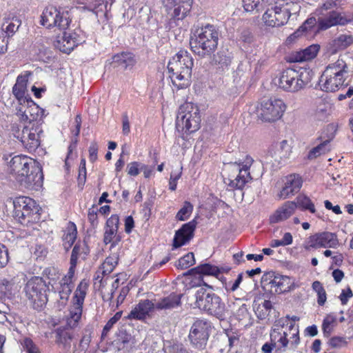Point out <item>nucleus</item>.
Returning <instances> with one entry per match:
<instances>
[{
  "mask_svg": "<svg viewBox=\"0 0 353 353\" xmlns=\"http://www.w3.org/2000/svg\"><path fill=\"white\" fill-rule=\"evenodd\" d=\"M10 168L21 188L39 190L43 185L42 168L34 159L25 155H16L10 160Z\"/></svg>",
  "mask_w": 353,
  "mask_h": 353,
  "instance_id": "obj_1",
  "label": "nucleus"
},
{
  "mask_svg": "<svg viewBox=\"0 0 353 353\" xmlns=\"http://www.w3.org/2000/svg\"><path fill=\"white\" fill-rule=\"evenodd\" d=\"M270 340L274 347L285 352L288 345L294 350L300 343L299 325L289 323V316L277 319L270 331Z\"/></svg>",
  "mask_w": 353,
  "mask_h": 353,
  "instance_id": "obj_2",
  "label": "nucleus"
},
{
  "mask_svg": "<svg viewBox=\"0 0 353 353\" xmlns=\"http://www.w3.org/2000/svg\"><path fill=\"white\" fill-rule=\"evenodd\" d=\"M192 66L193 59L186 50L179 51L169 61V77L177 89H183L190 85Z\"/></svg>",
  "mask_w": 353,
  "mask_h": 353,
  "instance_id": "obj_3",
  "label": "nucleus"
},
{
  "mask_svg": "<svg viewBox=\"0 0 353 353\" xmlns=\"http://www.w3.org/2000/svg\"><path fill=\"white\" fill-rule=\"evenodd\" d=\"M348 63L343 59L329 64L319 79V86L325 92H335L345 83L349 77Z\"/></svg>",
  "mask_w": 353,
  "mask_h": 353,
  "instance_id": "obj_4",
  "label": "nucleus"
},
{
  "mask_svg": "<svg viewBox=\"0 0 353 353\" xmlns=\"http://www.w3.org/2000/svg\"><path fill=\"white\" fill-rule=\"evenodd\" d=\"M194 37L190 41V46L199 56L210 55L217 48L219 32L214 26L207 24L201 27L196 31Z\"/></svg>",
  "mask_w": 353,
  "mask_h": 353,
  "instance_id": "obj_5",
  "label": "nucleus"
},
{
  "mask_svg": "<svg viewBox=\"0 0 353 353\" xmlns=\"http://www.w3.org/2000/svg\"><path fill=\"white\" fill-rule=\"evenodd\" d=\"M313 72L307 68L296 70L287 68L280 73L276 83L284 91L296 92L305 87L312 79Z\"/></svg>",
  "mask_w": 353,
  "mask_h": 353,
  "instance_id": "obj_6",
  "label": "nucleus"
},
{
  "mask_svg": "<svg viewBox=\"0 0 353 353\" xmlns=\"http://www.w3.org/2000/svg\"><path fill=\"white\" fill-rule=\"evenodd\" d=\"M201 117L197 106L192 103L182 104L176 119V128L178 131H185L190 134L200 128Z\"/></svg>",
  "mask_w": 353,
  "mask_h": 353,
  "instance_id": "obj_7",
  "label": "nucleus"
},
{
  "mask_svg": "<svg viewBox=\"0 0 353 353\" xmlns=\"http://www.w3.org/2000/svg\"><path fill=\"white\" fill-rule=\"evenodd\" d=\"M194 297V307H197L219 319L223 317L225 305L218 295L201 288L196 291Z\"/></svg>",
  "mask_w": 353,
  "mask_h": 353,
  "instance_id": "obj_8",
  "label": "nucleus"
},
{
  "mask_svg": "<svg viewBox=\"0 0 353 353\" xmlns=\"http://www.w3.org/2000/svg\"><path fill=\"white\" fill-rule=\"evenodd\" d=\"M252 163V158L247 156L242 163H237L235 162L228 163V168L234 172H238V174L236 175H230L228 178H225V183L232 189H243L245 184L252 180L249 169Z\"/></svg>",
  "mask_w": 353,
  "mask_h": 353,
  "instance_id": "obj_9",
  "label": "nucleus"
},
{
  "mask_svg": "<svg viewBox=\"0 0 353 353\" xmlns=\"http://www.w3.org/2000/svg\"><path fill=\"white\" fill-rule=\"evenodd\" d=\"M49 290L46 281L39 276L30 279L24 288L26 296L37 309H41L47 303V291Z\"/></svg>",
  "mask_w": 353,
  "mask_h": 353,
  "instance_id": "obj_10",
  "label": "nucleus"
},
{
  "mask_svg": "<svg viewBox=\"0 0 353 353\" xmlns=\"http://www.w3.org/2000/svg\"><path fill=\"white\" fill-rule=\"evenodd\" d=\"M261 285L272 294L288 292L294 284L292 279L273 271L265 273L261 278Z\"/></svg>",
  "mask_w": 353,
  "mask_h": 353,
  "instance_id": "obj_11",
  "label": "nucleus"
},
{
  "mask_svg": "<svg viewBox=\"0 0 353 353\" xmlns=\"http://www.w3.org/2000/svg\"><path fill=\"white\" fill-rule=\"evenodd\" d=\"M89 282L86 279L81 281L73 297L72 305L70 309V314L67 319V325L70 328L77 327L81 318L83 305L87 294Z\"/></svg>",
  "mask_w": 353,
  "mask_h": 353,
  "instance_id": "obj_12",
  "label": "nucleus"
},
{
  "mask_svg": "<svg viewBox=\"0 0 353 353\" xmlns=\"http://www.w3.org/2000/svg\"><path fill=\"white\" fill-rule=\"evenodd\" d=\"M292 5L276 2L274 6L268 8L263 15L264 23L270 27H279L285 24L290 17ZM296 7L297 5H292Z\"/></svg>",
  "mask_w": 353,
  "mask_h": 353,
  "instance_id": "obj_13",
  "label": "nucleus"
},
{
  "mask_svg": "<svg viewBox=\"0 0 353 353\" xmlns=\"http://www.w3.org/2000/svg\"><path fill=\"white\" fill-rule=\"evenodd\" d=\"M285 110V105L281 99H266L261 102L258 115L263 121L274 122L282 117Z\"/></svg>",
  "mask_w": 353,
  "mask_h": 353,
  "instance_id": "obj_14",
  "label": "nucleus"
},
{
  "mask_svg": "<svg viewBox=\"0 0 353 353\" xmlns=\"http://www.w3.org/2000/svg\"><path fill=\"white\" fill-rule=\"evenodd\" d=\"M41 24L48 28L57 27L60 30H66L70 23L68 12H61L54 6H48L43 11Z\"/></svg>",
  "mask_w": 353,
  "mask_h": 353,
  "instance_id": "obj_15",
  "label": "nucleus"
},
{
  "mask_svg": "<svg viewBox=\"0 0 353 353\" xmlns=\"http://www.w3.org/2000/svg\"><path fill=\"white\" fill-rule=\"evenodd\" d=\"M42 132L39 124H31L25 125L21 132H18L14 136L27 150L33 152L40 145V134Z\"/></svg>",
  "mask_w": 353,
  "mask_h": 353,
  "instance_id": "obj_16",
  "label": "nucleus"
},
{
  "mask_svg": "<svg viewBox=\"0 0 353 353\" xmlns=\"http://www.w3.org/2000/svg\"><path fill=\"white\" fill-rule=\"evenodd\" d=\"M339 240L335 233L330 232H323L316 233L311 235L304 245L305 250H309L311 248H335L339 245Z\"/></svg>",
  "mask_w": 353,
  "mask_h": 353,
  "instance_id": "obj_17",
  "label": "nucleus"
},
{
  "mask_svg": "<svg viewBox=\"0 0 353 353\" xmlns=\"http://www.w3.org/2000/svg\"><path fill=\"white\" fill-rule=\"evenodd\" d=\"M210 325L204 320L196 321L191 327L189 339L196 348L205 347L209 337Z\"/></svg>",
  "mask_w": 353,
  "mask_h": 353,
  "instance_id": "obj_18",
  "label": "nucleus"
},
{
  "mask_svg": "<svg viewBox=\"0 0 353 353\" xmlns=\"http://www.w3.org/2000/svg\"><path fill=\"white\" fill-rule=\"evenodd\" d=\"M77 263L70 262V267L66 275L61 278L58 283L60 285V290H59V299L58 300V307L59 310H61L66 305L69 296L72 292L73 288L72 278L74 275L75 268Z\"/></svg>",
  "mask_w": 353,
  "mask_h": 353,
  "instance_id": "obj_19",
  "label": "nucleus"
},
{
  "mask_svg": "<svg viewBox=\"0 0 353 353\" xmlns=\"http://www.w3.org/2000/svg\"><path fill=\"white\" fill-rule=\"evenodd\" d=\"M38 112V106H37L30 97H29V100L25 104L19 105V108H17V115L21 121L26 122L28 125L38 124V122L36 121Z\"/></svg>",
  "mask_w": 353,
  "mask_h": 353,
  "instance_id": "obj_20",
  "label": "nucleus"
},
{
  "mask_svg": "<svg viewBox=\"0 0 353 353\" xmlns=\"http://www.w3.org/2000/svg\"><path fill=\"white\" fill-rule=\"evenodd\" d=\"M193 0H162L163 6L169 10L173 9L172 16L182 20L190 11Z\"/></svg>",
  "mask_w": 353,
  "mask_h": 353,
  "instance_id": "obj_21",
  "label": "nucleus"
},
{
  "mask_svg": "<svg viewBox=\"0 0 353 353\" xmlns=\"http://www.w3.org/2000/svg\"><path fill=\"white\" fill-rule=\"evenodd\" d=\"M196 226V221L192 220L185 223L178 230L173 239V248H178L188 243L194 236V232Z\"/></svg>",
  "mask_w": 353,
  "mask_h": 353,
  "instance_id": "obj_22",
  "label": "nucleus"
},
{
  "mask_svg": "<svg viewBox=\"0 0 353 353\" xmlns=\"http://www.w3.org/2000/svg\"><path fill=\"white\" fill-rule=\"evenodd\" d=\"M80 41L77 39L75 32L70 33L63 32L62 36H58L54 43V47L61 52L69 54L77 47Z\"/></svg>",
  "mask_w": 353,
  "mask_h": 353,
  "instance_id": "obj_23",
  "label": "nucleus"
},
{
  "mask_svg": "<svg viewBox=\"0 0 353 353\" xmlns=\"http://www.w3.org/2000/svg\"><path fill=\"white\" fill-rule=\"evenodd\" d=\"M297 205L294 201L285 202L270 216V223L272 225L287 220L294 214Z\"/></svg>",
  "mask_w": 353,
  "mask_h": 353,
  "instance_id": "obj_24",
  "label": "nucleus"
},
{
  "mask_svg": "<svg viewBox=\"0 0 353 353\" xmlns=\"http://www.w3.org/2000/svg\"><path fill=\"white\" fill-rule=\"evenodd\" d=\"M302 179L299 174H290L285 178L284 187L281 190L279 197L285 199L298 192L302 187Z\"/></svg>",
  "mask_w": 353,
  "mask_h": 353,
  "instance_id": "obj_25",
  "label": "nucleus"
},
{
  "mask_svg": "<svg viewBox=\"0 0 353 353\" xmlns=\"http://www.w3.org/2000/svg\"><path fill=\"white\" fill-rule=\"evenodd\" d=\"M221 272V270L216 265H211L210 263H204L198 265L194 268L189 270L188 272L183 274L184 276L188 275H199V279L202 281L203 285L208 287V288L212 289L211 285H209L205 283L203 280V275L213 276L218 278L219 274Z\"/></svg>",
  "mask_w": 353,
  "mask_h": 353,
  "instance_id": "obj_26",
  "label": "nucleus"
},
{
  "mask_svg": "<svg viewBox=\"0 0 353 353\" xmlns=\"http://www.w3.org/2000/svg\"><path fill=\"white\" fill-rule=\"evenodd\" d=\"M182 294L172 292L168 296L159 299L155 303V309L157 310H170L181 305Z\"/></svg>",
  "mask_w": 353,
  "mask_h": 353,
  "instance_id": "obj_27",
  "label": "nucleus"
},
{
  "mask_svg": "<svg viewBox=\"0 0 353 353\" xmlns=\"http://www.w3.org/2000/svg\"><path fill=\"white\" fill-rule=\"evenodd\" d=\"M152 309H155V303H152V301L148 299L141 301L131 310L128 316V319H143Z\"/></svg>",
  "mask_w": 353,
  "mask_h": 353,
  "instance_id": "obj_28",
  "label": "nucleus"
},
{
  "mask_svg": "<svg viewBox=\"0 0 353 353\" xmlns=\"http://www.w3.org/2000/svg\"><path fill=\"white\" fill-rule=\"evenodd\" d=\"M41 208L34 201V207L20 212L19 215H14L15 218L22 225H28L32 223L38 222L40 220Z\"/></svg>",
  "mask_w": 353,
  "mask_h": 353,
  "instance_id": "obj_29",
  "label": "nucleus"
},
{
  "mask_svg": "<svg viewBox=\"0 0 353 353\" xmlns=\"http://www.w3.org/2000/svg\"><path fill=\"white\" fill-rule=\"evenodd\" d=\"M26 77L19 76L17 77V82L12 88V93L19 101V105H23L29 100V97L26 96L27 92Z\"/></svg>",
  "mask_w": 353,
  "mask_h": 353,
  "instance_id": "obj_30",
  "label": "nucleus"
},
{
  "mask_svg": "<svg viewBox=\"0 0 353 353\" xmlns=\"http://www.w3.org/2000/svg\"><path fill=\"white\" fill-rule=\"evenodd\" d=\"M344 24V19L341 14L335 11L330 12L325 18H319L318 29L327 30L334 26Z\"/></svg>",
  "mask_w": 353,
  "mask_h": 353,
  "instance_id": "obj_31",
  "label": "nucleus"
},
{
  "mask_svg": "<svg viewBox=\"0 0 353 353\" xmlns=\"http://www.w3.org/2000/svg\"><path fill=\"white\" fill-rule=\"evenodd\" d=\"M336 130V125L334 124H330L327 128V131L330 132V134L328 135V139L323 141L322 143L319 144L316 147L312 148L309 154V159H314L321 155V154L325 153L327 151L330 150L328 147V144L330 143V140L333 138L334 135V132Z\"/></svg>",
  "mask_w": 353,
  "mask_h": 353,
  "instance_id": "obj_32",
  "label": "nucleus"
},
{
  "mask_svg": "<svg viewBox=\"0 0 353 353\" xmlns=\"http://www.w3.org/2000/svg\"><path fill=\"white\" fill-rule=\"evenodd\" d=\"M332 110L333 104L331 101L325 99H321L317 103L314 118L318 121H325L332 114Z\"/></svg>",
  "mask_w": 353,
  "mask_h": 353,
  "instance_id": "obj_33",
  "label": "nucleus"
},
{
  "mask_svg": "<svg viewBox=\"0 0 353 353\" xmlns=\"http://www.w3.org/2000/svg\"><path fill=\"white\" fill-rule=\"evenodd\" d=\"M21 24V20L17 17H8L2 24L0 32L7 37H12Z\"/></svg>",
  "mask_w": 353,
  "mask_h": 353,
  "instance_id": "obj_34",
  "label": "nucleus"
},
{
  "mask_svg": "<svg viewBox=\"0 0 353 353\" xmlns=\"http://www.w3.org/2000/svg\"><path fill=\"white\" fill-rule=\"evenodd\" d=\"M34 200L28 196L16 197L13 201L14 215H19L20 212L26 210L30 208H34Z\"/></svg>",
  "mask_w": 353,
  "mask_h": 353,
  "instance_id": "obj_35",
  "label": "nucleus"
},
{
  "mask_svg": "<svg viewBox=\"0 0 353 353\" xmlns=\"http://www.w3.org/2000/svg\"><path fill=\"white\" fill-rule=\"evenodd\" d=\"M43 276H46L48 281V287L51 286L52 290L54 291V292H58L60 290V285H57V281H58L60 279L61 274L59 271L54 268V267H49L44 270L43 271Z\"/></svg>",
  "mask_w": 353,
  "mask_h": 353,
  "instance_id": "obj_36",
  "label": "nucleus"
},
{
  "mask_svg": "<svg viewBox=\"0 0 353 353\" xmlns=\"http://www.w3.org/2000/svg\"><path fill=\"white\" fill-rule=\"evenodd\" d=\"M319 50V46L318 45H311L303 50L297 52L294 57V61L303 62L311 60L316 56Z\"/></svg>",
  "mask_w": 353,
  "mask_h": 353,
  "instance_id": "obj_37",
  "label": "nucleus"
},
{
  "mask_svg": "<svg viewBox=\"0 0 353 353\" xmlns=\"http://www.w3.org/2000/svg\"><path fill=\"white\" fill-rule=\"evenodd\" d=\"M55 333L56 343L61 345L65 350H68L71 347V341L73 339L72 334L60 328L57 329Z\"/></svg>",
  "mask_w": 353,
  "mask_h": 353,
  "instance_id": "obj_38",
  "label": "nucleus"
},
{
  "mask_svg": "<svg viewBox=\"0 0 353 353\" xmlns=\"http://www.w3.org/2000/svg\"><path fill=\"white\" fill-rule=\"evenodd\" d=\"M267 2L268 0H242L244 10L249 12H258Z\"/></svg>",
  "mask_w": 353,
  "mask_h": 353,
  "instance_id": "obj_39",
  "label": "nucleus"
},
{
  "mask_svg": "<svg viewBox=\"0 0 353 353\" xmlns=\"http://www.w3.org/2000/svg\"><path fill=\"white\" fill-rule=\"evenodd\" d=\"M118 255L114 254L107 257L99 268L105 274H110L118 264Z\"/></svg>",
  "mask_w": 353,
  "mask_h": 353,
  "instance_id": "obj_40",
  "label": "nucleus"
},
{
  "mask_svg": "<svg viewBox=\"0 0 353 353\" xmlns=\"http://www.w3.org/2000/svg\"><path fill=\"white\" fill-rule=\"evenodd\" d=\"M297 208H301L303 210H309L311 213H315L316 209L314 204L311 199L305 195H299L294 201Z\"/></svg>",
  "mask_w": 353,
  "mask_h": 353,
  "instance_id": "obj_41",
  "label": "nucleus"
},
{
  "mask_svg": "<svg viewBox=\"0 0 353 353\" xmlns=\"http://www.w3.org/2000/svg\"><path fill=\"white\" fill-rule=\"evenodd\" d=\"M336 323V316L330 314H327L323 319L322 324V329L323 334L328 337L332 333L334 327Z\"/></svg>",
  "mask_w": 353,
  "mask_h": 353,
  "instance_id": "obj_42",
  "label": "nucleus"
},
{
  "mask_svg": "<svg viewBox=\"0 0 353 353\" xmlns=\"http://www.w3.org/2000/svg\"><path fill=\"white\" fill-rule=\"evenodd\" d=\"M113 62L118 63L124 68L134 63V59L131 54L123 52L120 54H116L113 57Z\"/></svg>",
  "mask_w": 353,
  "mask_h": 353,
  "instance_id": "obj_43",
  "label": "nucleus"
},
{
  "mask_svg": "<svg viewBox=\"0 0 353 353\" xmlns=\"http://www.w3.org/2000/svg\"><path fill=\"white\" fill-rule=\"evenodd\" d=\"M14 288L12 279H3L0 280V298L10 296Z\"/></svg>",
  "mask_w": 353,
  "mask_h": 353,
  "instance_id": "obj_44",
  "label": "nucleus"
},
{
  "mask_svg": "<svg viewBox=\"0 0 353 353\" xmlns=\"http://www.w3.org/2000/svg\"><path fill=\"white\" fill-rule=\"evenodd\" d=\"M117 231L105 228L103 242L105 244L112 243V246L116 245L121 241V237L117 234Z\"/></svg>",
  "mask_w": 353,
  "mask_h": 353,
  "instance_id": "obj_45",
  "label": "nucleus"
},
{
  "mask_svg": "<svg viewBox=\"0 0 353 353\" xmlns=\"http://www.w3.org/2000/svg\"><path fill=\"white\" fill-rule=\"evenodd\" d=\"M318 23L315 17L308 18L294 32V34L297 37L301 36L304 33L311 30L316 24Z\"/></svg>",
  "mask_w": 353,
  "mask_h": 353,
  "instance_id": "obj_46",
  "label": "nucleus"
},
{
  "mask_svg": "<svg viewBox=\"0 0 353 353\" xmlns=\"http://www.w3.org/2000/svg\"><path fill=\"white\" fill-rule=\"evenodd\" d=\"M195 263L194 256L192 252H189L185 254L184 256L180 258L177 262L176 266L177 268L183 270L190 266L193 265Z\"/></svg>",
  "mask_w": 353,
  "mask_h": 353,
  "instance_id": "obj_47",
  "label": "nucleus"
},
{
  "mask_svg": "<svg viewBox=\"0 0 353 353\" xmlns=\"http://www.w3.org/2000/svg\"><path fill=\"white\" fill-rule=\"evenodd\" d=\"M220 280L224 285V288L227 292H234L239 288V285L242 282L243 273L239 274L236 279L233 283L232 281L227 282L225 278L223 276L220 278Z\"/></svg>",
  "mask_w": 353,
  "mask_h": 353,
  "instance_id": "obj_48",
  "label": "nucleus"
},
{
  "mask_svg": "<svg viewBox=\"0 0 353 353\" xmlns=\"http://www.w3.org/2000/svg\"><path fill=\"white\" fill-rule=\"evenodd\" d=\"M353 42L351 35L341 34L334 40V46L339 49H345Z\"/></svg>",
  "mask_w": 353,
  "mask_h": 353,
  "instance_id": "obj_49",
  "label": "nucleus"
},
{
  "mask_svg": "<svg viewBox=\"0 0 353 353\" xmlns=\"http://www.w3.org/2000/svg\"><path fill=\"white\" fill-rule=\"evenodd\" d=\"M108 274H105L99 268V269L96 271L94 275V285H98L99 290L101 292V290H105V284L107 283V281L108 277L104 279V276H108Z\"/></svg>",
  "mask_w": 353,
  "mask_h": 353,
  "instance_id": "obj_50",
  "label": "nucleus"
},
{
  "mask_svg": "<svg viewBox=\"0 0 353 353\" xmlns=\"http://www.w3.org/2000/svg\"><path fill=\"white\" fill-rule=\"evenodd\" d=\"M192 210V205L190 202L185 201L183 208L176 214V218L180 221H185L191 214Z\"/></svg>",
  "mask_w": 353,
  "mask_h": 353,
  "instance_id": "obj_51",
  "label": "nucleus"
},
{
  "mask_svg": "<svg viewBox=\"0 0 353 353\" xmlns=\"http://www.w3.org/2000/svg\"><path fill=\"white\" fill-rule=\"evenodd\" d=\"M119 281L120 279L117 278L112 283L111 288L109 291L106 292L105 289L104 290H101L102 298L103 301H112L114 298V293L115 290L119 288Z\"/></svg>",
  "mask_w": 353,
  "mask_h": 353,
  "instance_id": "obj_52",
  "label": "nucleus"
},
{
  "mask_svg": "<svg viewBox=\"0 0 353 353\" xmlns=\"http://www.w3.org/2000/svg\"><path fill=\"white\" fill-rule=\"evenodd\" d=\"M85 250L86 248L84 244H76L72 251L70 262L73 263V261L74 260V263L77 264L79 257L82 254L86 255Z\"/></svg>",
  "mask_w": 353,
  "mask_h": 353,
  "instance_id": "obj_53",
  "label": "nucleus"
},
{
  "mask_svg": "<svg viewBox=\"0 0 353 353\" xmlns=\"http://www.w3.org/2000/svg\"><path fill=\"white\" fill-rule=\"evenodd\" d=\"M77 237V228L74 223H71L70 226L68 227V232L64 235V240L68 243L69 246H71Z\"/></svg>",
  "mask_w": 353,
  "mask_h": 353,
  "instance_id": "obj_54",
  "label": "nucleus"
},
{
  "mask_svg": "<svg viewBox=\"0 0 353 353\" xmlns=\"http://www.w3.org/2000/svg\"><path fill=\"white\" fill-rule=\"evenodd\" d=\"M328 344L333 348H340L347 344L346 338L342 336H333L328 342Z\"/></svg>",
  "mask_w": 353,
  "mask_h": 353,
  "instance_id": "obj_55",
  "label": "nucleus"
},
{
  "mask_svg": "<svg viewBox=\"0 0 353 353\" xmlns=\"http://www.w3.org/2000/svg\"><path fill=\"white\" fill-rule=\"evenodd\" d=\"M279 148L281 152L279 154L280 159H286L290 154L291 152V147L288 144V142L286 140H283L280 143Z\"/></svg>",
  "mask_w": 353,
  "mask_h": 353,
  "instance_id": "obj_56",
  "label": "nucleus"
},
{
  "mask_svg": "<svg viewBox=\"0 0 353 353\" xmlns=\"http://www.w3.org/2000/svg\"><path fill=\"white\" fill-rule=\"evenodd\" d=\"M9 261V255L7 248L0 243V268H3L6 266Z\"/></svg>",
  "mask_w": 353,
  "mask_h": 353,
  "instance_id": "obj_57",
  "label": "nucleus"
},
{
  "mask_svg": "<svg viewBox=\"0 0 353 353\" xmlns=\"http://www.w3.org/2000/svg\"><path fill=\"white\" fill-rule=\"evenodd\" d=\"M22 345L27 353H39L38 347L30 339H24Z\"/></svg>",
  "mask_w": 353,
  "mask_h": 353,
  "instance_id": "obj_58",
  "label": "nucleus"
},
{
  "mask_svg": "<svg viewBox=\"0 0 353 353\" xmlns=\"http://www.w3.org/2000/svg\"><path fill=\"white\" fill-rule=\"evenodd\" d=\"M141 164L142 163L137 161L129 163L127 166L128 174L133 176L138 175L139 174V171H141Z\"/></svg>",
  "mask_w": 353,
  "mask_h": 353,
  "instance_id": "obj_59",
  "label": "nucleus"
},
{
  "mask_svg": "<svg viewBox=\"0 0 353 353\" xmlns=\"http://www.w3.org/2000/svg\"><path fill=\"white\" fill-rule=\"evenodd\" d=\"M119 218L117 214H112L106 221L105 228L118 230Z\"/></svg>",
  "mask_w": 353,
  "mask_h": 353,
  "instance_id": "obj_60",
  "label": "nucleus"
},
{
  "mask_svg": "<svg viewBox=\"0 0 353 353\" xmlns=\"http://www.w3.org/2000/svg\"><path fill=\"white\" fill-rule=\"evenodd\" d=\"M215 63L220 65L221 68H223L224 66H228L230 63V60L228 57L223 54V52H218L217 54L215 56L214 59Z\"/></svg>",
  "mask_w": 353,
  "mask_h": 353,
  "instance_id": "obj_61",
  "label": "nucleus"
},
{
  "mask_svg": "<svg viewBox=\"0 0 353 353\" xmlns=\"http://www.w3.org/2000/svg\"><path fill=\"white\" fill-rule=\"evenodd\" d=\"M89 155L91 161L94 162L97 159L98 145L97 143L93 141L89 147Z\"/></svg>",
  "mask_w": 353,
  "mask_h": 353,
  "instance_id": "obj_62",
  "label": "nucleus"
},
{
  "mask_svg": "<svg viewBox=\"0 0 353 353\" xmlns=\"http://www.w3.org/2000/svg\"><path fill=\"white\" fill-rule=\"evenodd\" d=\"M129 291L130 288L128 286H124L121 289L119 295L117 299V307H118L119 305L123 302L126 296L129 293Z\"/></svg>",
  "mask_w": 353,
  "mask_h": 353,
  "instance_id": "obj_63",
  "label": "nucleus"
},
{
  "mask_svg": "<svg viewBox=\"0 0 353 353\" xmlns=\"http://www.w3.org/2000/svg\"><path fill=\"white\" fill-rule=\"evenodd\" d=\"M88 219L93 227L97 225V214L94 207L89 209Z\"/></svg>",
  "mask_w": 353,
  "mask_h": 353,
  "instance_id": "obj_64",
  "label": "nucleus"
}]
</instances>
